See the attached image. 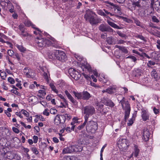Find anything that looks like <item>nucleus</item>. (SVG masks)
<instances>
[{"instance_id":"9","label":"nucleus","mask_w":160,"mask_h":160,"mask_svg":"<svg viewBox=\"0 0 160 160\" xmlns=\"http://www.w3.org/2000/svg\"><path fill=\"white\" fill-rule=\"evenodd\" d=\"M57 54L56 58L62 62H64L67 59V56L65 53L62 51L57 50L55 52Z\"/></svg>"},{"instance_id":"62","label":"nucleus","mask_w":160,"mask_h":160,"mask_svg":"<svg viewBox=\"0 0 160 160\" xmlns=\"http://www.w3.org/2000/svg\"><path fill=\"white\" fill-rule=\"evenodd\" d=\"M125 42H126L125 41L122 39H120L117 41V43L118 44H122Z\"/></svg>"},{"instance_id":"18","label":"nucleus","mask_w":160,"mask_h":160,"mask_svg":"<svg viewBox=\"0 0 160 160\" xmlns=\"http://www.w3.org/2000/svg\"><path fill=\"white\" fill-rule=\"evenodd\" d=\"M73 152H80L82 151L83 147L82 145H72Z\"/></svg>"},{"instance_id":"11","label":"nucleus","mask_w":160,"mask_h":160,"mask_svg":"<svg viewBox=\"0 0 160 160\" xmlns=\"http://www.w3.org/2000/svg\"><path fill=\"white\" fill-rule=\"evenodd\" d=\"M6 132H7L8 134H9L7 135H10L9 131L8 129L4 127H0V138L5 137L7 135Z\"/></svg>"},{"instance_id":"6","label":"nucleus","mask_w":160,"mask_h":160,"mask_svg":"<svg viewBox=\"0 0 160 160\" xmlns=\"http://www.w3.org/2000/svg\"><path fill=\"white\" fill-rule=\"evenodd\" d=\"M95 112L94 108L91 106H88L84 108V112L86 114L84 116L85 120H87L90 115H92Z\"/></svg>"},{"instance_id":"26","label":"nucleus","mask_w":160,"mask_h":160,"mask_svg":"<svg viewBox=\"0 0 160 160\" xmlns=\"http://www.w3.org/2000/svg\"><path fill=\"white\" fill-rule=\"evenodd\" d=\"M73 92L74 94L75 97L76 98L78 99H82V92H78L73 91Z\"/></svg>"},{"instance_id":"47","label":"nucleus","mask_w":160,"mask_h":160,"mask_svg":"<svg viewBox=\"0 0 160 160\" xmlns=\"http://www.w3.org/2000/svg\"><path fill=\"white\" fill-rule=\"evenodd\" d=\"M103 11L104 12V13L105 14V15L106 16H104V17L106 18H110L108 16V15H109V12H108V11L106 10V9H103Z\"/></svg>"},{"instance_id":"43","label":"nucleus","mask_w":160,"mask_h":160,"mask_svg":"<svg viewBox=\"0 0 160 160\" xmlns=\"http://www.w3.org/2000/svg\"><path fill=\"white\" fill-rule=\"evenodd\" d=\"M78 121H73V122L71 123V125H72V126L71 128V129L72 131H74L75 127L76 126V125H75L74 124L78 122Z\"/></svg>"},{"instance_id":"14","label":"nucleus","mask_w":160,"mask_h":160,"mask_svg":"<svg viewBox=\"0 0 160 160\" xmlns=\"http://www.w3.org/2000/svg\"><path fill=\"white\" fill-rule=\"evenodd\" d=\"M23 72L27 78H33L32 70L30 68L25 67L23 70Z\"/></svg>"},{"instance_id":"15","label":"nucleus","mask_w":160,"mask_h":160,"mask_svg":"<svg viewBox=\"0 0 160 160\" xmlns=\"http://www.w3.org/2000/svg\"><path fill=\"white\" fill-rule=\"evenodd\" d=\"M88 135L85 133H82L79 135V138L78 140V143L80 145H82L85 142V140L83 138L87 137Z\"/></svg>"},{"instance_id":"64","label":"nucleus","mask_w":160,"mask_h":160,"mask_svg":"<svg viewBox=\"0 0 160 160\" xmlns=\"http://www.w3.org/2000/svg\"><path fill=\"white\" fill-rule=\"evenodd\" d=\"M156 42L157 44L156 45L157 48L160 49V40H157Z\"/></svg>"},{"instance_id":"53","label":"nucleus","mask_w":160,"mask_h":160,"mask_svg":"<svg viewBox=\"0 0 160 160\" xmlns=\"http://www.w3.org/2000/svg\"><path fill=\"white\" fill-rule=\"evenodd\" d=\"M7 53L8 55L11 57H12L14 54L13 51L11 50H8V51Z\"/></svg>"},{"instance_id":"17","label":"nucleus","mask_w":160,"mask_h":160,"mask_svg":"<svg viewBox=\"0 0 160 160\" xmlns=\"http://www.w3.org/2000/svg\"><path fill=\"white\" fill-rule=\"evenodd\" d=\"M83 66L88 71L89 73L92 72L94 76L96 77H98V72L95 70H93L92 71L91 68V67L89 64H88L87 63L86 65L84 64Z\"/></svg>"},{"instance_id":"13","label":"nucleus","mask_w":160,"mask_h":160,"mask_svg":"<svg viewBox=\"0 0 160 160\" xmlns=\"http://www.w3.org/2000/svg\"><path fill=\"white\" fill-rule=\"evenodd\" d=\"M101 101L103 103L107 106L112 107L114 106V103L112 100L107 98H104L102 99Z\"/></svg>"},{"instance_id":"5","label":"nucleus","mask_w":160,"mask_h":160,"mask_svg":"<svg viewBox=\"0 0 160 160\" xmlns=\"http://www.w3.org/2000/svg\"><path fill=\"white\" fill-rule=\"evenodd\" d=\"M86 128L88 132L95 131L98 128L97 123L93 121H89L87 122Z\"/></svg>"},{"instance_id":"61","label":"nucleus","mask_w":160,"mask_h":160,"mask_svg":"<svg viewBox=\"0 0 160 160\" xmlns=\"http://www.w3.org/2000/svg\"><path fill=\"white\" fill-rule=\"evenodd\" d=\"M33 142L36 143L38 142V138L37 136H34L33 137Z\"/></svg>"},{"instance_id":"23","label":"nucleus","mask_w":160,"mask_h":160,"mask_svg":"<svg viewBox=\"0 0 160 160\" xmlns=\"http://www.w3.org/2000/svg\"><path fill=\"white\" fill-rule=\"evenodd\" d=\"M73 151H72V145L67 148H64L62 150V153L63 154L71 153Z\"/></svg>"},{"instance_id":"58","label":"nucleus","mask_w":160,"mask_h":160,"mask_svg":"<svg viewBox=\"0 0 160 160\" xmlns=\"http://www.w3.org/2000/svg\"><path fill=\"white\" fill-rule=\"evenodd\" d=\"M7 158L9 159H12L13 158V156H11V155L10 152H8L7 154Z\"/></svg>"},{"instance_id":"49","label":"nucleus","mask_w":160,"mask_h":160,"mask_svg":"<svg viewBox=\"0 0 160 160\" xmlns=\"http://www.w3.org/2000/svg\"><path fill=\"white\" fill-rule=\"evenodd\" d=\"M152 21L154 22L158 23L159 22V20L155 16H153L152 17Z\"/></svg>"},{"instance_id":"8","label":"nucleus","mask_w":160,"mask_h":160,"mask_svg":"<svg viewBox=\"0 0 160 160\" xmlns=\"http://www.w3.org/2000/svg\"><path fill=\"white\" fill-rule=\"evenodd\" d=\"M68 72L70 76L75 80H78L81 77V74L73 68H70Z\"/></svg>"},{"instance_id":"27","label":"nucleus","mask_w":160,"mask_h":160,"mask_svg":"<svg viewBox=\"0 0 160 160\" xmlns=\"http://www.w3.org/2000/svg\"><path fill=\"white\" fill-rule=\"evenodd\" d=\"M140 0H138L137 2L133 1L132 2L133 7L132 9H135L137 7L139 8L140 7Z\"/></svg>"},{"instance_id":"25","label":"nucleus","mask_w":160,"mask_h":160,"mask_svg":"<svg viewBox=\"0 0 160 160\" xmlns=\"http://www.w3.org/2000/svg\"><path fill=\"white\" fill-rule=\"evenodd\" d=\"M107 22L108 24L110 25L112 27L115 28H116L117 29H120L121 28L119 27V26H118L117 24H116L115 23L108 20H107Z\"/></svg>"},{"instance_id":"4","label":"nucleus","mask_w":160,"mask_h":160,"mask_svg":"<svg viewBox=\"0 0 160 160\" xmlns=\"http://www.w3.org/2000/svg\"><path fill=\"white\" fill-rule=\"evenodd\" d=\"M94 15L97 16V15L95 12L90 10H88L86 11V13L84 15V18L86 20L89 22L92 25H95L97 23V21Z\"/></svg>"},{"instance_id":"16","label":"nucleus","mask_w":160,"mask_h":160,"mask_svg":"<svg viewBox=\"0 0 160 160\" xmlns=\"http://www.w3.org/2000/svg\"><path fill=\"white\" fill-rule=\"evenodd\" d=\"M119 145L120 146L121 148H122L123 149H126L127 148L128 145L126 139H120L119 140Z\"/></svg>"},{"instance_id":"1","label":"nucleus","mask_w":160,"mask_h":160,"mask_svg":"<svg viewBox=\"0 0 160 160\" xmlns=\"http://www.w3.org/2000/svg\"><path fill=\"white\" fill-rule=\"evenodd\" d=\"M35 42L37 45L40 47L45 46H52L54 48H58L60 46L55 39L51 38L49 40L43 38L37 37L35 40Z\"/></svg>"},{"instance_id":"7","label":"nucleus","mask_w":160,"mask_h":160,"mask_svg":"<svg viewBox=\"0 0 160 160\" xmlns=\"http://www.w3.org/2000/svg\"><path fill=\"white\" fill-rule=\"evenodd\" d=\"M105 3L107 4L106 6L112 9V10L114 13L121 15L122 13L120 8L118 6L116 5L113 3L109 2L108 1L105 2Z\"/></svg>"},{"instance_id":"22","label":"nucleus","mask_w":160,"mask_h":160,"mask_svg":"<svg viewBox=\"0 0 160 160\" xmlns=\"http://www.w3.org/2000/svg\"><path fill=\"white\" fill-rule=\"evenodd\" d=\"M142 118L143 120H147L149 119V115L146 110H143L142 112Z\"/></svg>"},{"instance_id":"42","label":"nucleus","mask_w":160,"mask_h":160,"mask_svg":"<svg viewBox=\"0 0 160 160\" xmlns=\"http://www.w3.org/2000/svg\"><path fill=\"white\" fill-rule=\"evenodd\" d=\"M97 13L98 14L101 16H103L104 17V16H106L105 15L104 13V12L101 9H98L97 10Z\"/></svg>"},{"instance_id":"55","label":"nucleus","mask_w":160,"mask_h":160,"mask_svg":"<svg viewBox=\"0 0 160 160\" xmlns=\"http://www.w3.org/2000/svg\"><path fill=\"white\" fill-rule=\"evenodd\" d=\"M20 35L22 37H25L28 36V33L26 32H24L22 33H20Z\"/></svg>"},{"instance_id":"41","label":"nucleus","mask_w":160,"mask_h":160,"mask_svg":"<svg viewBox=\"0 0 160 160\" xmlns=\"http://www.w3.org/2000/svg\"><path fill=\"white\" fill-rule=\"evenodd\" d=\"M24 23L25 26L28 27L31 26L32 27V25H33V24H32L31 22L28 20H26L25 21Z\"/></svg>"},{"instance_id":"38","label":"nucleus","mask_w":160,"mask_h":160,"mask_svg":"<svg viewBox=\"0 0 160 160\" xmlns=\"http://www.w3.org/2000/svg\"><path fill=\"white\" fill-rule=\"evenodd\" d=\"M134 147L135 150L134 155L136 157H137L139 152V149L137 148V146L136 145H135Z\"/></svg>"},{"instance_id":"12","label":"nucleus","mask_w":160,"mask_h":160,"mask_svg":"<svg viewBox=\"0 0 160 160\" xmlns=\"http://www.w3.org/2000/svg\"><path fill=\"white\" fill-rule=\"evenodd\" d=\"M150 133L149 130L147 128H144L143 130V134L142 137L143 140L145 142L148 141Z\"/></svg>"},{"instance_id":"24","label":"nucleus","mask_w":160,"mask_h":160,"mask_svg":"<svg viewBox=\"0 0 160 160\" xmlns=\"http://www.w3.org/2000/svg\"><path fill=\"white\" fill-rule=\"evenodd\" d=\"M57 50H54L52 52H50L48 53V58L51 59H52L56 58L57 54H55V52Z\"/></svg>"},{"instance_id":"39","label":"nucleus","mask_w":160,"mask_h":160,"mask_svg":"<svg viewBox=\"0 0 160 160\" xmlns=\"http://www.w3.org/2000/svg\"><path fill=\"white\" fill-rule=\"evenodd\" d=\"M152 76L155 78H157L158 77V73L155 69H153L151 72Z\"/></svg>"},{"instance_id":"56","label":"nucleus","mask_w":160,"mask_h":160,"mask_svg":"<svg viewBox=\"0 0 160 160\" xmlns=\"http://www.w3.org/2000/svg\"><path fill=\"white\" fill-rule=\"evenodd\" d=\"M121 51L125 53H128V50L125 47H122Z\"/></svg>"},{"instance_id":"33","label":"nucleus","mask_w":160,"mask_h":160,"mask_svg":"<svg viewBox=\"0 0 160 160\" xmlns=\"http://www.w3.org/2000/svg\"><path fill=\"white\" fill-rule=\"evenodd\" d=\"M58 96L62 100L63 102H64L66 106L68 105V102L67 100L64 98V97L61 94H59L58 95Z\"/></svg>"},{"instance_id":"21","label":"nucleus","mask_w":160,"mask_h":160,"mask_svg":"<svg viewBox=\"0 0 160 160\" xmlns=\"http://www.w3.org/2000/svg\"><path fill=\"white\" fill-rule=\"evenodd\" d=\"M65 93L68 98L70 100V101L72 103H75L76 102V100H74V98L72 97L68 92L67 90H66L65 91Z\"/></svg>"},{"instance_id":"57","label":"nucleus","mask_w":160,"mask_h":160,"mask_svg":"<svg viewBox=\"0 0 160 160\" xmlns=\"http://www.w3.org/2000/svg\"><path fill=\"white\" fill-rule=\"evenodd\" d=\"M49 110L48 108L46 109L43 112V114L44 115H45L46 116H48L49 114V112H48Z\"/></svg>"},{"instance_id":"36","label":"nucleus","mask_w":160,"mask_h":160,"mask_svg":"<svg viewBox=\"0 0 160 160\" xmlns=\"http://www.w3.org/2000/svg\"><path fill=\"white\" fill-rule=\"evenodd\" d=\"M87 121H85L82 124L79 126L77 128L79 130H81L86 125V124H87Z\"/></svg>"},{"instance_id":"60","label":"nucleus","mask_w":160,"mask_h":160,"mask_svg":"<svg viewBox=\"0 0 160 160\" xmlns=\"http://www.w3.org/2000/svg\"><path fill=\"white\" fill-rule=\"evenodd\" d=\"M13 131L16 133H18L19 132V130L17 128L13 127L12 128Z\"/></svg>"},{"instance_id":"10","label":"nucleus","mask_w":160,"mask_h":160,"mask_svg":"<svg viewBox=\"0 0 160 160\" xmlns=\"http://www.w3.org/2000/svg\"><path fill=\"white\" fill-rule=\"evenodd\" d=\"M100 30L102 32H112L113 30L108 25L104 24H101L99 27Z\"/></svg>"},{"instance_id":"28","label":"nucleus","mask_w":160,"mask_h":160,"mask_svg":"<svg viewBox=\"0 0 160 160\" xmlns=\"http://www.w3.org/2000/svg\"><path fill=\"white\" fill-rule=\"evenodd\" d=\"M15 46L21 52H24L26 50V48L22 45L16 44Z\"/></svg>"},{"instance_id":"32","label":"nucleus","mask_w":160,"mask_h":160,"mask_svg":"<svg viewBox=\"0 0 160 160\" xmlns=\"http://www.w3.org/2000/svg\"><path fill=\"white\" fill-rule=\"evenodd\" d=\"M49 85L52 91H53L54 92H55L57 94L58 93V91L57 89L55 86L53 84L50 83L49 84Z\"/></svg>"},{"instance_id":"48","label":"nucleus","mask_w":160,"mask_h":160,"mask_svg":"<svg viewBox=\"0 0 160 160\" xmlns=\"http://www.w3.org/2000/svg\"><path fill=\"white\" fill-rule=\"evenodd\" d=\"M0 75L2 79H5L6 77V74L5 72H1Z\"/></svg>"},{"instance_id":"2","label":"nucleus","mask_w":160,"mask_h":160,"mask_svg":"<svg viewBox=\"0 0 160 160\" xmlns=\"http://www.w3.org/2000/svg\"><path fill=\"white\" fill-rule=\"evenodd\" d=\"M148 52L144 51L143 49L141 48V59L143 61L147 58H152L156 61H160V53L158 52H153L148 54Z\"/></svg>"},{"instance_id":"52","label":"nucleus","mask_w":160,"mask_h":160,"mask_svg":"<svg viewBox=\"0 0 160 160\" xmlns=\"http://www.w3.org/2000/svg\"><path fill=\"white\" fill-rule=\"evenodd\" d=\"M141 40L142 41V42H141V43H142L143 44L147 42V38L144 37L143 36L141 35Z\"/></svg>"},{"instance_id":"30","label":"nucleus","mask_w":160,"mask_h":160,"mask_svg":"<svg viewBox=\"0 0 160 160\" xmlns=\"http://www.w3.org/2000/svg\"><path fill=\"white\" fill-rule=\"evenodd\" d=\"M35 26V25H32V28L36 30L35 31H33L34 33L36 35H40L42 33L41 31L39 28H36Z\"/></svg>"},{"instance_id":"44","label":"nucleus","mask_w":160,"mask_h":160,"mask_svg":"<svg viewBox=\"0 0 160 160\" xmlns=\"http://www.w3.org/2000/svg\"><path fill=\"white\" fill-rule=\"evenodd\" d=\"M59 88L61 89H63L65 86V83L64 81L62 80L61 82H60V84H59Z\"/></svg>"},{"instance_id":"29","label":"nucleus","mask_w":160,"mask_h":160,"mask_svg":"<svg viewBox=\"0 0 160 160\" xmlns=\"http://www.w3.org/2000/svg\"><path fill=\"white\" fill-rule=\"evenodd\" d=\"M115 88L113 87L109 88L106 89L107 92L109 94H112L114 92Z\"/></svg>"},{"instance_id":"20","label":"nucleus","mask_w":160,"mask_h":160,"mask_svg":"<svg viewBox=\"0 0 160 160\" xmlns=\"http://www.w3.org/2000/svg\"><path fill=\"white\" fill-rule=\"evenodd\" d=\"M21 113L27 117L26 119L27 120H32V117L31 116L30 117L29 113L23 109L21 111Z\"/></svg>"},{"instance_id":"59","label":"nucleus","mask_w":160,"mask_h":160,"mask_svg":"<svg viewBox=\"0 0 160 160\" xmlns=\"http://www.w3.org/2000/svg\"><path fill=\"white\" fill-rule=\"evenodd\" d=\"M36 116L37 118L35 119L34 120H36L37 119L38 120H42L43 119V118H42V116L41 115H37Z\"/></svg>"},{"instance_id":"31","label":"nucleus","mask_w":160,"mask_h":160,"mask_svg":"<svg viewBox=\"0 0 160 160\" xmlns=\"http://www.w3.org/2000/svg\"><path fill=\"white\" fill-rule=\"evenodd\" d=\"M37 99V98L34 96L29 97L28 98V100L29 102H31L33 103L36 102Z\"/></svg>"},{"instance_id":"37","label":"nucleus","mask_w":160,"mask_h":160,"mask_svg":"<svg viewBox=\"0 0 160 160\" xmlns=\"http://www.w3.org/2000/svg\"><path fill=\"white\" fill-rule=\"evenodd\" d=\"M66 159V160H78V158L74 156H67Z\"/></svg>"},{"instance_id":"50","label":"nucleus","mask_w":160,"mask_h":160,"mask_svg":"<svg viewBox=\"0 0 160 160\" xmlns=\"http://www.w3.org/2000/svg\"><path fill=\"white\" fill-rule=\"evenodd\" d=\"M8 82L12 84H14L15 82L14 79L11 77H9L8 78Z\"/></svg>"},{"instance_id":"63","label":"nucleus","mask_w":160,"mask_h":160,"mask_svg":"<svg viewBox=\"0 0 160 160\" xmlns=\"http://www.w3.org/2000/svg\"><path fill=\"white\" fill-rule=\"evenodd\" d=\"M16 114L17 116L19 117L20 118H22V113H21V111L19 112H16Z\"/></svg>"},{"instance_id":"54","label":"nucleus","mask_w":160,"mask_h":160,"mask_svg":"<svg viewBox=\"0 0 160 160\" xmlns=\"http://www.w3.org/2000/svg\"><path fill=\"white\" fill-rule=\"evenodd\" d=\"M155 6L158 8H160V1H157L155 2Z\"/></svg>"},{"instance_id":"45","label":"nucleus","mask_w":160,"mask_h":160,"mask_svg":"<svg viewBox=\"0 0 160 160\" xmlns=\"http://www.w3.org/2000/svg\"><path fill=\"white\" fill-rule=\"evenodd\" d=\"M31 149L34 154L36 155L38 154L39 152L35 147H32L31 148Z\"/></svg>"},{"instance_id":"40","label":"nucleus","mask_w":160,"mask_h":160,"mask_svg":"<svg viewBox=\"0 0 160 160\" xmlns=\"http://www.w3.org/2000/svg\"><path fill=\"white\" fill-rule=\"evenodd\" d=\"M13 58L17 59L18 61H19L21 59V55L18 53H15L14 55Z\"/></svg>"},{"instance_id":"34","label":"nucleus","mask_w":160,"mask_h":160,"mask_svg":"<svg viewBox=\"0 0 160 160\" xmlns=\"http://www.w3.org/2000/svg\"><path fill=\"white\" fill-rule=\"evenodd\" d=\"M103 105L102 104H99L97 105L98 110L100 112L102 113V112H103L104 113H105V112L103 111Z\"/></svg>"},{"instance_id":"46","label":"nucleus","mask_w":160,"mask_h":160,"mask_svg":"<svg viewBox=\"0 0 160 160\" xmlns=\"http://www.w3.org/2000/svg\"><path fill=\"white\" fill-rule=\"evenodd\" d=\"M126 58H129L134 62L136 61L137 60V59L136 57L132 55H130L127 57H126Z\"/></svg>"},{"instance_id":"35","label":"nucleus","mask_w":160,"mask_h":160,"mask_svg":"<svg viewBox=\"0 0 160 160\" xmlns=\"http://www.w3.org/2000/svg\"><path fill=\"white\" fill-rule=\"evenodd\" d=\"M116 32L119 36L122 38H123L124 39H126L127 38V37L125 34L119 31H117Z\"/></svg>"},{"instance_id":"3","label":"nucleus","mask_w":160,"mask_h":160,"mask_svg":"<svg viewBox=\"0 0 160 160\" xmlns=\"http://www.w3.org/2000/svg\"><path fill=\"white\" fill-rule=\"evenodd\" d=\"M119 103L121 104L122 108L124 111V119L126 120L128 118L129 116L131 110L130 105L128 101L125 100V98L124 97L120 101Z\"/></svg>"},{"instance_id":"19","label":"nucleus","mask_w":160,"mask_h":160,"mask_svg":"<svg viewBox=\"0 0 160 160\" xmlns=\"http://www.w3.org/2000/svg\"><path fill=\"white\" fill-rule=\"evenodd\" d=\"M82 99L87 100L92 97V95L87 91L82 92Z\"/></svg>"},{"instance_id":"51","label":"nucleus","mask_w":160,"mask_h":160,"mask_svg":"<svg viewBox=\"0 0 160 160\" xmlns=\"http://www.w3.org/2000/svg\"><path fill=\"white\" fill-rule=\"evenodd\" d=\"M43 75L44 78L45 79L46 81L48 82L49 81V80L48 76V73L46 72H44Z\"/></svg>"}]
</instances>
